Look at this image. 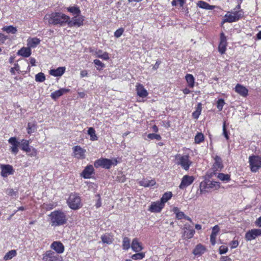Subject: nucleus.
Instances as JSON below:
<instances>
[{"label": "nucleus", "mask_w": 261, "mask_h": 261, "mask_svg": "<svg viewBox=\"0 0 261 261\" xmlns=\"http://www.w3.org/2000/svg\"><path fill=\"white\" fill-rule=\"evenodd\" d=\"M161 64V61L160 60H158L156 61L155 64L152 66V69L153 70H157L159 68Z\"/></svg>", "instance_id": "nucleus-63"}, {"label": "nucleus", "mask_w": 261, "mask_h": 261, "mask_svg": "<svg viewBox=\"0 0 261 261\" xmlns=\"http://www.w3.org/2000/svg\"><path fill=\"white\" fill-rule=\"evenodd\" d=\"M225 105V101L223 99H219L217 102V107L219 111L222 110L224 105Z\"/></svg>", "instance_id": "nucleus-54"}, {"label": "nucleus", "mask_w": 261, "mask_h": 261, "mask_svg": "<svg viewBox=\"0 0 261 261\" xmlns=\"http://www.w3.org/2000/svg\"><path fill=\"white\" fill-rule=\"evenodd\" d=\"M194 179L195 178L193 176H190L188 175H184L181 179V181L179 186V188L180 189H184L191 185L193 182Z\"/></svg>", "instance_id": "nucleus-18"}, {"label": "nucleus", "mask_w": 261, "mask_h": 261, "mask_svg": "<svg viewBox=\"0 0 261 261\" xmlns=\"http://www.w3.org/2000/svg\"><path fill=\"white\" fill-rule=\"evenodd\" d=\"M67 10L73 15H79L81 13L80 8L77 6L69 7L67 8Z\"/></svg>", "instance_id": "nucleus-44"}, {"label": "nucleus", "mask_w": 261, "mask_h": 261, "mask_svg": "<svg viewBox=\"0 0 261 261\" xmlns=\"http://www.w3.org/2000/svg\"><path fill=\"white\" fill-rule=\"evenodd\" d=\"M17 255V252L16 250H11L8 251L4 256V259L5 260H8L12 259Z\"/></svg>", "instance_id": "nucleus-42"}, {"label": "nucleus", "mask_w": 261, "mask_h": 261, "mask_svg": "<svg viewBox=\"0 0 261 261\" xmlns=\"http://www.w3.org/2000/svg\"><path fill=\"white\" fill-rule=\"evenodd\" d=\"M145 256V252H140L132 255L131 258L134 260L141 259H143Z\"/></svg>", "instance_id": "nucleus-48"}, {"label": "nucleus", "mask_w": 261, "mask_h": 261, "mask_svg": "<svg viewBox=\"0 0 261 261\" xmlns=\"http://www.w3.org/2000/svg\"><path fill=\"white\" fill-rule=\"evenodd\" d=\"M15 71L18 73L20 71V66L18 63H15L14 67L11 68L10 69V72L12 74H15Z\"/></svg>", "instance_id": "nucleus-56"}, {"label": "nucleus", "mask_w": 261, "mask_h": 261, "mask_svg": "<svg viewBox=\"0 0 261 261\" xmlns=\"http://www.w3.org/2000/svg\"><path fill=\"white\" fill-rule=\"evenodd\" d=\"M45 79V76L43 72H39L35 75V81L37 82H43Z\"/></svg>", "instance_id": "nucleus-46"}, {"label": "nucleus", "mask_w": 261, "mask_h": 261, "mask_svg": "<svg viewBox=\"0 0 261 261\" xmlns=\"http://www.w3.org/2000/svg\"><path fill=\"white\" fill-rule=\"evenodd\" d=\"M227 45L228 42L226 37L223 32H221L220 35V42L218 48V51L221 55H223L225 53Z\"/></svg>", "instance_id": "nucleus-9"}, {"label": "nucleus", "mask_w": 261, "mask_h": 261, "mask_svg": "<svg viewBox=\"0 0 261 261\" xmlns=\"http://www.w3.org/2000/svg\"><path fill=\"white\" fill-rule=\"evenodd\" d=\"M58 206L57 202H51L50 203H43L40 205V208L44 211H51Z\"/></svg>", "instance_id": "nucleus-27"}, {"label": "nucleus", "mask_w": 261, "mask_h": 261, "mask_svg": "<svg viewBox=\"0 0 261 261\" xmlns=\"http://www.w3.org/2000/svg\"><path fill=\"white\" fill-rule=\"evenodd\" d=\"M8 142L10 144V151L15 155L17 154L19 151V146L20 142L15 137H12L9 139Z\"/></svg>", "instance_id": "nucleus-10"}, {"label": "nucleus", "mask_w": 261, "mask_h": 261, "mask_svg": "<svg viewBox=\"0 0 261 261\" xmlns=\"http://www.w3.org/2000/svg\"><path fill=\"white\" fill-rule=\"evenodd\" d=\"M42 261H62V257L51 250L46 251L42 254Z\"/></svg>", "instance_id": "nucleus-8"}, {"label": "nucleus", "mask_w": 261, "mask_h": 261, "mask_svg": "<svg viewBox=\"0 0 261 261\" xmlns=\"http://www.w3.org/2000/svg\"><path fill=\"white\" fill-rule=\"evenodd\" d=\"M65 70V67H59L57 69L50 70L49 71V73L55 77L61 76L64 73Z\"/></svg>", "instance_id": "nucleus-28"}, {"label": "nucleus", "mask_w": 261, "mask_h": 261, "mask_svg": "<svg viewBox=\"0 0 261 261\" xmlns=\"http://www.w3.org/2000/svg\"><path fill=\"white\" fill-rule=\"evenodd\" d=\"M118 163L117 159L116 158L111 160L101 158L95 161L94 166L96 168L102 167L105 169H109L112 165L116 166Z\"/></svg>", "instance_id": "nucleus-5"}, {"label": "nucleus", "mask_w": 261, "mask_h": 261, "mask_svg": "<svg viewBox=\"0 0 261 261\" xmlns=\"http://www.w3.org/2000/svg\"><path fill=\"white\" fill-rule=\"evenodd\" d=\"M17 55L24 58L30 57L32 54L31 49L29 47H22L17 52Z\"/></svg>", "instance_id": "nucleus-29"}, {"label": "nucleus", "mask_w": 261, "mask_h": 261, "mask_svg": "<svg viewBox=\"0 0 261 261\" xmlns=\"http://www.w3.org/2000/svg\"><path fill=\"white\" fill-rule=\"evenodd\" d=\"M93 63L97 66L96 69L98 70H101L105 67V64L98 59L94 60Z\"/></svg>", "instance_id": "nucleus-47"}, {"label": "nucleus", "mask_w": 261, "mask_h": 261, "mask_svg": "<svg viewBox=\"0 0 261 261\" xmlns=\"http://www.w3.org/2000/svg\"><path fill=\"white\" fill-rule=\"evenodd\" d=\"M200 190L201 193L207 191V190L210 189L209 187L208 181L204 180L200 184Z\"/></svg>", "instance_id": "nucleus-43"}, {"label": "nucleus", "mask_w": 261, "mask_h": 261, "mask_svg": "<svg viewBox=\"0 0 261 261\" xmlns=\"http://www.w3.org/2000/svg\"><path fill=\"white\" fill-rule=\"evenodd\" d=\"M184 233L182 237L185 239L189 240L192 238L194 234L195 233V230L192 227V226L188 224H185L184 227Z\"/></svg>", "instance_id": "nucleus-17"}, {"label": "nucleus", "mask_w": 261, "mask_h": 261, "mask_svg": "<svg viewBox=\"0 0 261 261\" xmlns=\"http://www.w3.org/2000/svg\"><path fill=\"white\" fill-rule=\"evenodd\" d=\"M221 261H232V259L228 256H222L220 257Z\"/></svg>", "instance_id": "nucleus-64"}, {"label": "nucleus", "mask_w": 261, "mask_h": 261, "mask_svg": "<svg viewBox=\"0 0 261 261\" xmlns=\"http://www.w3.org/2000/svg\"><path fill=\"white\" fill-rule=\"evenodd\" d=\"M103 243L110 244L112 243V239L107 235H103L101 237Z\"/></svg>", "instance_id": "nucleus-53"}, {"label": "nucleus", "mask_w": 261, "mask_h": 261, "mask_svg": "<svg viewBox=\"0 0 261 261\" xmlns=\"http://www.w3.org/2000/svg\"><path fill=\"white\" fill-rule=\"evenodd\" d=\"M234 90L236 93L244 97H247L248 95V90L240 84H237L236 85Z\"/></svg>", "instance_id": "nucleus-23"}, {"label": "nucleus", "mask_w": 261, "mask_h": 261, "mask_svg": "<svg viewBox=\"0 0 261 261\" xmlns=\"http://www.w3.org/2000/svg\"><path fill=\"white\" fill-rule=\"evenodd\" d=\"M27 129L28 134L31 135L36 130L37 124L35 122H29L27 125Z\"/></svg>", "instance_id": "nucleus-39"}, {"label": "nucleus", "mask_w": 261, "mask_h": 261, "mask_svg": "<svg viewBox=\"0 0 261 261\" xmlns=\"http://www.w3.org/2000/svg\"><path fill=\"white\" fill-rule=\"evenodd\" d=\"M260 236H261V229H252L246 232L245 239L247 241H251Z\"/></svg>", "instance_id": "nucleus-13"}, {"label": "nucleus", "mask_w": 261, "mask_h": 261, "mask_svg": "<svg viewBox=\"0 0 261 261\" xmlns=\"http://www.w3.org/2000/svg\"><path fill=\"white\" fill-rule=\"evenodd\" d=\"M49 220L51 226L57 227L65 225L68 221V217L62 210H56L48 215Z\"/></svg>", "instance_id": "nucleus-2"}, {"label": "nucleus", "mask_w": 261, "mask_h": 261, "mask_svg": "<svg viewBox=\"0 0 261 261\" xmlns=\"http://www.w3.org/2000/svg\"><path fill=\"white\" fill-rule=\"evenodd\" d=\"M232 13L233 16H236L239 18V20H240L244 15V12L243 10H240L238 11H234L233 12H230Z\"/></svg>", "instance_id": "nucleus-52"}, {"label": "nucleus", "mask_w": 261, "mask_h": 261, "mask_svg": "<svg viewBox=\"0 0 261 261\" xmlns=\"http://www.w3.org/2000/svg\"><path fill=\"white\" fill-rule=\"evenodd\" d=\"M73 156L77 159H84L86 158V150L79 145H76L72 148Z\"/></svg>", "instance_id": "nucleus-15"}, {"label": "nucleus", "mask_w": 261, "mask_h": 261, "mask_svg": "<svg viewBox=\"0 0 261 261\" xmlns=\"http://www.w3.org/2000/svg\"><path fill=\"white\" fill-rule=\"evenodd\" d=\"M174 162L177 166H179L185 171H188L192 165L193 162L188 154L177 153L174 156Z\"/></svg>", "instance_id": "nucleus-3"}, {"label": "nucleus", "mask_w": 261, "mask_h": 261, "mask_svg": "<svg viewBox=\"0 0 261 261\" xmlns=\"http://www.w3.org/2000/svg\"><path fill=\"white\" fill-rule=\"evenodd\" d=\"M94 169L92 165H87L81 173V176L85 179L91 178V175L94 173Z\"/></svg>", "instance_id": "nucleus-21"}, {"label": "nucleus", "mask_w": 261, "mask_h": 261, "mask_svg": "<svg viewBox=\"0 0 261 261\" xmlns=\"http://www.w3.org/2000/svg\"><path fill=\"white\" fill-rule=\"evenodd\" d=\"M185 80L190 88H193L194 87L195 79L192 74H187L185 76Z\"/></svg>", "instance_id": "nucleus-36"}, {"label": "nucleus", "mask_w": 261, "mask_h": 261, "mask_svg": "<svg viewBox=\"0 0 261 261\" xmlns=\"http://www.w3.org/2000/svg\"><path fill=\"white\" fill-rule=\"evenodd\" d=\"M172 196L173 194L172 192H166L163 194L160 201L165 206V203L167 202L168 200H169L172 197Z\"/></svg>", "instance_id": "nucleus-35"}, {"label": "nucleus", "mask_w": 261, "mask_h": 261, "mask_svg": "<svg viewBox=\"0 0 261 261\" xmlns=\"http://www.w3.org/2000/svg\"><path fill=\"white\" fill-rule=\"evenodd\" d=\"M70 91V89L68 88H61L51 93L50 96L52 99L56 100L63 94L67 93Z\"/></svg>", "instance_id": "nucleus-24"}, {"label": "nucleus", "mask_w": 261, "mask_h": 261, "mask_svg": "<svg viewBox=\"0 0 261 261\" xmlns=\"http://www.w3.org/2000/svg\"><path fill=\"white\" fill-rule=\"evenodd\" d=\"M248 163L252 172H256L261 168V157L259 155H250L249 157Z\"/></svg>", "instance_id": "nucleus-7"}, {"label": "nucleus", "mask_w": 261, "mask_h": 261, "mask_svg": "<svg viewBox=\"0 0 261 261\" xmlns=\"http://www.w3.org/2000/svg\"><path fill=\"white\" fill-rule=\"evenodd\" d=\"M44 19L48 21L49 24L63 27L68 25L69 16L60 12H54L46 14Z\"/></svg>", "instance_id": "nucleus-1"}, {"label": "nucleus", "mask_w": 261, "mask_h": 261, "mask_svg": "<svg viewBox=\"0 0 261 261\" xmlns=\"http://www.w3.org/2000/svg\"><path fill=\"white\" fill-rule=\"evenodd\" d=\"M220 230V227L218 225H215L212 227V233H214L215 234H218Z\"/></svg>", "instance_id": "nucleus-61"}, {"label": "nucleus", "mask_w": 261, "mask_h": 261, "mask_svg": "<svg viewBox=\"0 0 261 261\" xmlns=\"http://www.w3.org/2000/svg\"><path fill=\"white\" fill-rule=\"evenodd\" d=\"M130 247H131L130 239L127 237H124L122 240L123 249L124 250H127Z\"/></svg>", "instance_id": "nucleus-41"}, {"label": "nucleus", "mask_w": 261, "mask_h": 261, "mask_svg": "<svg viewBox=\"0 0 261 261\" xmlns=\"http://www.w3.org/2000/svg\"><path fill=\"white\" fill-rule=\"evenodd\" d=\"M131 248L132 250L136 252H139L143 249L141 243L139 241L138 238H134L131 244Z\"/></svg>", "instance_id": "nucleus-25"}, {"label": "nucleus", "mask_w": 261, "mask_h": 261, "mask_svg": "<svg viewBox=\"0 0 261 261\" xmlns=\"http://www.w3.org/2000/svg\"><path fill=\"white\" fill-rule=\"evenodd\" d=\"M40 39L36 37L29 38L27 40V45L30 48H35L40 43Z\"/></svg>", "instance_id": "nucleus-31"}, {"label": "nucleus", "mask_w": 261, "mask_h": 261, "mask_svg": "<svg viewBox=\"0 0 261 261\" xmlns=\"http://www.w3.org/2000/svg\"><path fill=\"white\" fill-rule=\"evenodd\" d=\"M147 137L150 140L155 139L156 140H161L162 137L160 135L154 133H150L147 135Z\"/></svg>", "instance_id": "nucleus-49"}, {"label": "nucleus", "mask_w": 261, "mask_h": 261, "mask_svg": "<svg viewBox=\"0 0 261 261\" xmlns=\"http://www.w3.org/2000/svg\"><path fill=\"white\" fill-rule=\"evenodd\" d=\"M136 90L138 96L140 97L145 98L148 95L147 91L144 88V86L140 83H137Z\"/></svg>", "instance_id": "nucleus-22"}, {"label": "nucleus", "mask_w": 261, "mask_h": 261, "mask_svg": "<svg viewBox=\"0 0 261 261\" xmlns=\"http://www.w3.org/2000/svg\"><path fill=\"white\" fill-rule=\"evenodd\" d=\"M96 196L98 197V198L97 200L95 205L96 208H99L101 206V198L99 194H97Z\"/></svg>", "instance_id": "nucleus-62"}, {"label": "nucleus", "mask_w": 261, "mask_h": 261, "mask_svg": "<svg viewBox=\"0 0 261 261\" xmlns=\"http://www.w3.org/2000/svg\"><path fill=\"white\" fill-rule=\"evenodd\" d=\"M210 188H215L216 189H218L220 187V184L218 181H208Z\"/></svg>", "instance_id": "nucleus-51"}, {"label": "nucleus", "mask_w": 261, "mask_h": 261, "mask_svg": "<svg viewBox=\"0 0 261 261\" xmlns=\"http://www.w3.org/2000/svg\"><path fill=\"white\" fill-rule=\"evenodd\" d=\"M223 135L227 140L229 139V132L227 130L226 121H224L223 123Z\"/></svg>", "instance_id": "nucleus-50"}, {"label": "nucleus", "mask_w": 261, "mask_h": 261, "mask_svg": "<svg viewBox=\"0 0 261 261\" xmlns=\"http://www.w3.org/2000/svg\"><path fill=\"white\" fill-rule=\"evenodd\" d=\"M217 234L212 233L210 236V242L213 246H214L216 243V238Z\"/></svg>", "instance_id": "nucleus-60"}, {"label": "nucleus", "mask_w": 261, "mask_h": 261, "mask_svg": "<svg viewBox=\"0 0 261 261\" xmlns=\"http://www.w3.org/2000/svg\"><path fill=\"white\" fill-rule=\"evenodd\" d=\"M140 186L144 187H151L155 185L156 181L154 179L148 180L147 179H143L139 182Z\"/></svg>", "instance_id": "nucleus-33"}, {"label": "nucleus", "mask_w": 261, "mask_h": 261, "mask_svg": "<svg viewBox=\"0 0 261 261\" xmlns=\"http://www.w3.org/2000/svg\"><path fill=\"white\" fill-rule=\"evenodd\" d=\"M186 0H173L171 2V5L173 6H176L177 5V2H179L180 7H182L185 3Z\"/></svg>", "instance_id": "nucleus-58"}, {"label": "nucleus", "mask_w": 261, "mask_h": 261, "mask_svg": "<svg viewBox=\"0 0 261 261\" xmlns=\"http://www.w3.org/2000/svg\"><path fill=\"white\" fill-rule=\"evenodd\" d=\"M2 30L3 32H5L8 34H15L17 32V28L13 25L5 26L2 28Z\"/></svg>", "instance_id": "nucleus-37"}, {"label": "nucleus", "mask_w": 261, "mask_h": 261, "mask_svg": "<svg viewBox=\"0 0 261 261\" xmlns=\"http://www.w3.org/2000/svg\"><path fill=\"white\" fill-rule=\"evenodd\" d=\"M67 204L71 210H77L81 208L83 204L80 194L76 192L71 193L67 199Z\"/></svg>", "instance_id": "nucleus-4"}, {"label": "nucleus", "mask_w": 261, "mask_h": 261, "mask_svg": "<svg viewBox=\"0 0 261 261\" xmlns=\"http://www.w3.org/2000/svg\"><path fill=\"white\" fill-rule=\"evenodd\" d=\"M30 141L26 139H22L20 143L21 149L25 152L30 157H35L37 155L38 151L34 147H30Z\"/></svg>", "instance_id": "nucleus-6"}, {"label": "nucleus", "mask_w": 261, "mask_h": 261, "mask_svg": "<svg viewBox=\"0 0 261 261\" xmlns=\"http://www.w3.org/2000/svg\"><path fill=\"white\" fill-rule=\"evenodd\" d=\"M124 29L122 28H119L114 32V36L116 38H119L122 35Z\"/></svg>", "instance_id": "nucleus-59"}, {"label": "nucleus", "mask_w": 261, "mask_h": 261, "mask_svg": "<svg viewBox=\"0 0 261 261\" xmlns=\"http://www.w3.org/2000/svg\"><path fill=\"white\" fill-rule=\"evenodd\" d=\"M206 250V248L203 245L198 244L193 250L192 253L195 256H200L205 252Z\"/></svg>", "instance_id": "nucleus-26"}, {"label": "nucleus", "mask_w": 261, "mask_h": 261, "mask_svg": "<svg viewBox=\"0 0 261 261\" xmlns=\"http://www.w3.org/2000/svg\"><path fill=\"white\" fill-rule=\"evenodd\" d=\"M223 167L221 158L218 155H216L214 158V163L213 165L214 171H221Z\"/></svg>", "instance_id": "nucleus-20"}, {"label": "nucleus", "mask_w": 261, "mask_h": 261, "mask_svg": "<svg viewBox=\"0 0 261 261\" xmlns=\"http://www.w3.org/2000/svg\"><path fill=\"white\" fill-rule=\"evenodd\" d=\"M217 177L223 182H229L231 180L230 175L228 174L219 173L217 175Z\"/></svg>", "instance_id": "nucleus-40"}, {"label": "nucleus", "mask_w": 261, "mask_h": 261, "mask_svg": "<svg viewBox=\"0 0 261 261\" xmlns=\"http://www.w3.org/2000/svg\"><path fill=\"white\" fill-rule=\"evenodd\" d=\"M204 136L201 132H198L194 138V143L197 144H199L204 141Z\"/></svg>", "instance_id": "nucleus-38"}, {"label": "nucleus", "mask_w": 261, "mask_h": 261, "mask_svg": "<svg viewBox=\"0 0 261 261\" xmlns=\"http://www.w3.org/2000/svg\"><path fill=\"white\" fill-rule=\"evenodd\" d=\"M164 207L163 203L160 200H158L152 202L148 210L151 213H160Z\"/></svg>", "instance_id": "nucleus-16"}, {"label": "nucleus", "mask_w": 261, "mask_h": 261, "mask_svg": "<svg viewBox=\"0 0 261 261\" xmlns=\"http://www.w3.org/2000/svg\"><path fill=\"white\" fill-rule=\"evenodd\" d=\"M95 55L96 57L104 60H108L110 59L109 53L106 51L103 52L101 49L96 51Z\"/></svg>", "instance_id": "nucleus-34"}, {"label": "nucleus", "mask_w": 261, "mask_h": 261, "mask_svg": "<svg viewBox=\"0 0 261 261\" xmlns=\"http://www.w3.org/2000/svg\"><path fill=\"white\" fill-rule=\"evenodd\" d=\"M239 20V18L237 17L236 16H233L232 14V13H230V12H228L224 17V19L223 20V22H236Z\"/></svg>", "instance_id": "nucleus-30"}, {"label": "nucleus", "mask_w": 261, "mask_h": 261, "mask_svg": "<svg viewBox=\"0 0 261 261\" xmlns=\"http://www.w3.org/2000/svg\"><path fill=\"white\" fill-rule=\"evenodd\" d=\"M228 248L227 246L224 245H221L219 247V252L220 254H225L227 252Z\"/></svg>", "instance_id": "nucleus-57"}, {"label": "nucleus", "mask_w": 261, "mask_h": 261, "mask_svg": "<svg viewBox=\"0 0 261 261\" xmlns=\"http://www.w3.org/2000/svg\"><path fill=\"white\" fill-rule=\"evenodd\" d=\"M1 174L3 177H7L14 174L15 171L13 166L9 164H0Z\"/></svg>", "instance_id": "nucleus-11"}, {"label": "nucleus", "mask_w": 261, "mask_h": 261, "mask_svg": "<svg viewBox=\"0 0 261 261\" xmlns=\"http://www.w3.org/2000/svg\"><path fill=\"white\" fill-rule=\"evenodd\" d=\"M197 7L204 9L205 10H213L215 8V6L210 5L207 3L203 1H199L197 3Z\"/></svg>", "instance_id": "nucleus-32"}, {"label": "nucleus", "mask_w": 261, "mask_h": 261, "mask_svg": "<svg viewBox=\"0 0 261 261\" xmlns=\"http://www.w3.org/2000/svg\"><path fill=\"white\" fill-rule=\"evenodd\" d=\"M88 134L90 136V140L91 141L98 140V137L95 134V130L93 127H89L88 128Z\"/></svg>", "instance_id": "nucleus-45"}, {"label": "nucleus", "mask_w": 261, "mask_h": 261, "mask_svg": "<svg viewBox=\"0 0 261 261\" xmlns=\"http://www.w3.org/2000/svg\"><path fill=\"white\" fill-rule=\"evenodd\" d=\"M50 248L57 254L63 253L65 251V247L60 241H54L50 245Z\"/></svg>", "instance_id": "nucleus-14"}, {"label": "nucleus", "mask_w": 261, "mask_h": 261, "mask_svg": "<svg viewBox=\"0 0 261 261\" xmlns=\"http://www.w3.org/2000/svg\"><path fill=\"white\" fill-rule=\"evenodd\" d=\"M84 18L83 16L76 15L74 16L70 20L69 18L68 21V25L69 27H72L74 26L81 27L84 24Z\"/></svg>", "instance_id": "nucleus-12"}, {"label": "nucleus", "mask_w": 261, "mask_h": 261, "mask_svg": "<svg viewBox=\"0 0 261 261\" xmlns=\"http://www.w3.org/2000/svg\"><path fill=\"white\" fill-rule=\"evenodd\" d=\"M239 242L238 239H236V237H234L233 240L230 241L229 243V245L231 249L236 248L239 246Z\"/></svg>", "instance_id": "nucleus-55"}, {"label": "nucleus", "mask_w": 261, "mask_h": 261, "mask_svg": "<svg viewBox=\"0 0 261 261\" xmlns=\"http://www.w3.org/2000/svg\"><path fill=\"white\" fill-rule=\"evenodd\" d=\"M174 214H175L176 218L178 220H181L182 219H186L191 223H192V220L191 218L186 216L184 212L180 211L179 209L177 207H174L172 211Z\"/></svg>", "instance_id": "nucleus-19"}]
</instances>
